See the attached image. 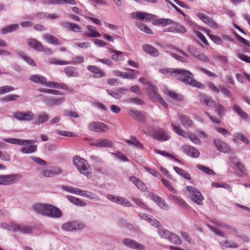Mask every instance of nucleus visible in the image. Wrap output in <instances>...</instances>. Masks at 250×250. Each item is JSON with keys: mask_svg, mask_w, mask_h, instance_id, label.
Wrapping results in <instances>:
<instances>
[{"mask_svg": "<svg viewBox=\"0 0 250 250\" xmlns=\"http://www.w3.org/2000/svg\"><path fill=\"white\" fill-rule=\"evenodd\" d=\"M3 141L11 144L24 146L21 148V151L24 154H31L37 150L36 145H31L37 142L35 140H29L11 138L3 139Z\"/></svg>", "mask_w": 250, "mask_h": 250, "instance_id": "nucleus-1", "label": "nucleus"}, {"mask_svg": "<svg viewBox=\"0 0 250 250\" xmlns=\"http://www.w3.org/2000/svg\"><path fill=\"white\" fill-rule=\"evenodd\" d=\"M177 79L185 84L196 87L200 89H204L205 85L201 83L194 79L193 74L188 70L178 69L177 75Z\"/></svg>", "mask_w": 250, "mask_h": 250, "instance_id": "nucleus-2", "label": "nucleus"}, {"mask_svg": "<svg viewBox=\"0 0 250 250\" xmlns=\"http://www.w3.org/2000/svg\"><path fill=\"white\" fill-rule=\"evenodd\" d=\"M73 164L81 174L86 176L88 178H91L90 167L86 160L76 156L73 159Z\"/></svg>", "mask_w": 250, "mask_h": 250, "instance_id": "nucleus-3", "label": "nucleus"}, {"mask_svg": "<svg viewBox=\"0 0 250 250\" xmlns=\"http://www.w3.org/2000/svg\"><path fill=\"white\" fill-rule=\"evenodd\" d=\"M200 102L207 106L210 107H214L216 111L218 113V115L221 117L226 111L225 107L220 104H216L215 101L208 96L203 94H200L199 95Z\"/></svg>", "mask_w": 250, "mask_h": 250, "instance_id": "nucleus-4", "label": "nucleus"}, {"mask_svg": "<svg viewBox=\"0 0 250 250\" xmlns=\"http://www.w3.org/2000/svg\"><path fill=\"white\" fill-rule=\"evenodd\" d=\"M174 131L179 135L183 136L186 138H189L193 143L197 145H200L201 142L199 138L195 134L186 132L182 129L179 125H176L173 123L171 124Z\"/></svg>", "mask_w": 250, "mask_h": 250, "instance_id": "nucleus-5", "label": "nucleus"}, {"mask_svg": "<svg viewBox=\"0 0 250 250\" xmlns=\"http://www.w3.org/2000/svg\"><path fill=\"white\" fill-rule=\"evenodd\" d=\"M186 188L191 195L192 201L198 205H202V202L204 200V198L201 192L192 186H188Z\"/></svg>", "mask_w": 250, "mask_h": 250, "instance_id": "nucleus-6", "label": "nucleus"}, {"mask_svg": "<svg viewBox=\"0 0 250 250\" xmlns=\"http://www.w3.org/2000/svg\"><path fill=\"white\" fill-rule=\"evenodd\" d=\"M85 225L82 222L74 221L66 222L62 224V229L66 231H73L84 229Z\"/></svg>", "mask_w": 250, "mask_h": 250, "instance_id": "nucleus-7", "label": "nucleus"}, {"mask_svg": "<svg viewBox=\"0 0 250 250\" xmlns=\"http://www.w3.org/2000/svg\"><path fill=\"white\" fill-rule=\"evenodd\" d=\"M9 229L13 231L29 234L32 232L33 228L30 226L24 224L13 223L9 226Z\"/></svg>", "mask_w": 250, "mask_h": 250, "instance_id": "nucleus-8", "label": "nucleus"}, {"mask_svg": "<svg viewBox=\"0 0 250 250\" xmlns=\"http://www.w3.org/2000/svg\"><path fill=\"white\" fill-rule=\"evenodd\" d=\"M88 128L96 132H105L109 129L108 126L100 122H92L88 125Z\"/></svg>", "mask_w": 250, "mask_h": 250, "instance_id": "nucleus-9", "label": "nucleus"}, {"mask_svg": "<svg viewBox=\"0 0 250 250\" xmlns=\"http://www.w3.org/2000/svg\"><path fill=\"white\" fill-rule=\"evenodd\" d=\"M62 216V211L58 208L51 204H48L45 216L53 218H59Z\"/></svg>", "mask_w": 250, "mask_h": 250, "instance_id": "nucleus-10", "label": "nucleus"}, {"mask_svg": "<svg viewBox=\"0 0 250 250\" xmlns=\"http://www.w3.org/2000/svg\"><path fill=\"white\" fill-rule=\"evenodd\" d=\"M62 169L58 167H51L42 170V175L44 177L52 178L62 173Z\"/></svg>", "mask_w": 250, "mask_h": 250, "instance_id": "nucleus-11", "label": "nucleus"}, {"mask_svg": "<svg viewBox=\"0 0 250 250\" xmlns=\"http://www.w3.org/2000/svg\"><path fill=\"white\" fill-rule=\"evenodd\" d=\"M188 51L196 59L204 62H209L208 57L197 49L189 46L188 47Z\"/></svg>", "mask_w": 250, "mask_h": 250, "instance_id": "nucleus-12", "label": "nucleus"}, {"mask_svg": "<svg viewBox=\"0 0 250 250\" xmlns=\"http://www.w3.org/2000/svg\"><path fill=\"white\" fill-rule=\"evenodd\" d=\"M14 117L19 120L30 121L34 118V114L30 111L27 112H17L14 114Z\"/></svg>", "mask_w": 250, "mask_h": 250, "instance_id": "nucleus-13", "label": "nucleus"}, {"mask_svg": "<svg viewBox=\"0 0 250 250\" xmlns=\"http://www.w3.org/2000/svg\"><path fill=\"white\" fill-rule=\"evenodd\" d=\"M213 143L218 151L223 153H228L230 151V148L229 145L220 139H214Z\"/></svg>", "mask_w": 250, "mask_h": 250, "instance_id": "nucleus-14", "label": "nucleus"}, {"mask_svg": "<svg viewBox=\"0 0 250 250\" xmlns=\"http://www.w3.org/2000/svg\"><path fill=\"white\" fill-rule=\"evenodd\" d=\"M123 244L130 248L138 250H144L145 246L142 244L138 243L137 241L128 238L124 239L123 241Z\"/></svg>", "mask_w": 250, "mask_h": 250, "instance_id": "nucleus-15", "label": "nucleus"}, {"mask_svg": "<svg viewBox=\"0 0 250 250\" xmlns=\"http://www.w3.org/2000/svg\"><path fill=\"white\" fill-rule=\"evenodd\" d=\"M128 114L131 118L140 122H144L146 118V113L134 109H130Z\"/></svg>", "mask_w": 250, "mask_h": 250, "instance_id": "nucleus-16", "label": "nucleus"}, {"mask_svg": "<svg viewBox=\"0 0 250 250\" xmlns=\"http://www.w3.org/2000/svg\"><path fill=\"white\" fill-rule=\"evenodd\" d=\"M182 149L185 153L191 157L197 158L200 156L199 151L191 146L184 145L182 146Z\"/></svg>", "mask_w": 250, "mask_h": 250, "instance_id": "nucleus-17", "label": "nucleus"}, {"mask_svg": "<svg viewBox=\"0 0 250 250\" xmlns=\"http://www.w3.org/2000/svg\"><path fill=\"white\" fill-rule=\"evenodd\" d=\"M196 15L201 21L209 26L214 28L218 27L217 23L205 14L198 12L196 13Z\"/></svg>", "mask_w": 250, "mask_h": 250, "instance_id": "nucleus-18", "label": "nucleus"}, {"mask_svg": "<svg viewBox=\"0 0 250 250\" xmlns=\"http://www.w3.org/2000/svg\"><path fill=\"white\" fill-rule=\"evenodd\" d=\"M21 174H13L4 175L5 186L13 185L21 179Z\"/></svg>", "mask_w": 250, "mask_h": 250, "instance_id": "nucleus-19", "label": "nucleus"}, {"mask_svg": "<svg viewBox=\"0 0 250 250\" xmlns=\"http://www.w3.org/2000/svg\"><path fill=\"white\" fill-rule=\"evenodd\" d=\"M178 118L182 125L186 128L191 127L194 125L192 120L186 115L179 114L178 115Z\"/></svg>", "mask_w": 250, "mask_h": 250, "instance_id": "nucleus-20", "label": "nucleus"}, {"mask_svg": "<svg viewBox=\"0 0 250 250\" xmlns=\"http://www.w3.org/2000/svg\"><path fill=\"white\" fill-rule=\"evenodd\" d=\"M113 145V143L111 140L106 139H100L90 143V145L92 146L104 147H111Z\"/></svg>", "mask_w": 250, "mask_h": 250, "instance_id": "nucleus-21", "label": "nucleus"}, {"mask_svg": "<svg viewBox=\"0 0 250 250\" xmlns=\"http://www.w3.org/2000/svg\"><path fill=\"white\" fill-rule=\"evenodd\" d=\"M153 137L156 140L162 142L168 140L170 138L166 131L162 128L157 130L154 133Z\"/></svg>", "mask_w": 250, "mask_h": 250, "instance_id": "nucleus-22", "label": "nucleus"}, {"mask_svg": "<svg viewBox=\"0 0 250 250\" xmlns=\"http://www.w3.org/2000/svg\"><path fill=\"white\" fill-rule=\"evenodd\" d=\"M88 71L95 74V78H100L105 76V72L99 67L95 65H88L87 67Z\"/></svg>", "mask_w": 250, "mask_h": 250, "instance_id": "nucleus-23", "label": "nucleus"}, {"mask_svg": "<svg viewBox=\"0 0 250 250\" xmlns=\"http://www.w3.org/2000/svg\"><path fill=\"white\" fill-rule=\"evenodd\" d=\"M48 204L36 203L33 205V209L36 213L45 216Z\"/></svg>", "mask_w": 250, "mask_h": 250, "instance_id": "nucleus-24", "label": "nucleus"}, {"mask_svg": "<svg viewBox=\"0 0 250 250\" xmlns=\"http://www.w3.org/2000/svg\"><path fill=\"white\" fill-rule=\"evenodd\" d=\"M61 25L69 31L79 33L81 30V27L79 25L75 23L64 22L62 23Z\"/></svg>", "mask_w": 250, "mask_h": 250, "instance_id": "nucleus-25", "label": "nucleus"}, {"mask_svg": "<svg viewBox=\"0 0 250 250\" xmlns=\"http://www.w3.org/2000/svg\"><path fill=\"white\" fill-rule=\"evenodd\" d=\"M49 119L48 114L45 112H42L38 114L34 121V124L36 125L43 124L47 122Z\"/></svg>", "mask_w": 250, "mask_h": 250, "instance_id": "nucleus-26", "label": "nucleus"}, {"mask_svg": "<svg viewBox=\"0 0 250 250\" xmlns=\"http://www.w3.org/2000/svg\"><path fill=\"white\" fill-rule=\"evenodd\" d=\"M129 179L140 190L143 191L146 190V187L139 179L137 178L136 177L131 176L129 177Z\"/></svg>", "mask_w": 250, "mask_h": 250, "instance_id": "nucleus-27", "label": "nucleus"}, {"mask_svg": "<svg viewBox=\"0 0 250 250\" xmlns=\"http://www.w3.org/2000/svg\"><path fill=\"white\" fill-rule=\"evenodd\" d=\"M155 16L151 14L144 12H137L135 13V18L140 20L150 21L154 19Z\"/></svg>", "mask_w": 250, "mask_h": 250, "instance_id": "nucleus-28", "label": "nucleus"}, {"mask_svg": "<svg viewBox=\"0 0 250 250\" xmlns=\"http://www.w3.org/2000/svg\"><path fill=\"white\" fill-rule=\"evenodd\" d=\"M28 44L31 47L38 51H42L44 50L43 46L42 43L36 39H31L29 40Z\"/></svg>", "mask_w": 250, "mask_h": 250, "instance_id": "nucleus-29", "label": "nucleus"}, {"mask_svg": "<svg viewBox=\"0 0 250 250\" xmlns=\"http://www.w3.org/2000/svg\"><path fill=\"white\" fill-rule=\"evenodd\" d=\"M29 80L35 83L44 84L46 86V78L41 75H33L30 76Z\"/></svg>", "mask_w": 250, "mask_h": 250, "instance_id": "nucleus-30", "label": "nucleus"}, {"mask_svg": "<svg viewBox=\"0 0 250 250\" xmlns=\"http://www.w3.org/2000/svg\"><path fill=\"white\" fill-rule=\"evenodd\" d=\"M143 49L146 53L153 57H157L159 54L157 49L149 44L144 45Z\"/></svg>", "mask_w": 250, "mask_h": 250, "instance_id": "nucleus-31", "label": "nucleus"}, {"mask_svg": "<svg viewBox=\"0 0 250 250\" xmlns=\"http://www.w3.org/2000/svg\"><path fill=\"white\" fill-rule=\"evenodd\" d=\"M64 72L69 77H78L79 76L78 68L74 67L67 66L64 68Z\"/></svg>", "mask_w": 250, "mask_h": 250, "instance_id": "nucleus-32", "label": "nucleus"}, {"mask_svg": "<svg viewBox=\"0 0 250 250\" xmlns=\"http://www.w3.org/2000/svg\"><path fill=\"white\" fill-rule=\"evenodd\" d=\"M87 28L90 32H85L84 34V36L91 38L99 37L101 36L100 33L96 30V28L94 26L88 25H87Z\"/></svg>", "mask_w": 250, "mask_h": 250, "instance_id": "nucleus-33", "label": "nucleus"}, {"mask_svg": "<svg viewBox=\"0 0 250 250\" xmlns=\"http://www.w3.org/2000/svg\"><path fill=\"white\" fill-rule=\"evenodd\" d=\"M46 86L54 88L62 89L65 90H68V86L64 83H57L53 82H48L46 83Z\"/></svg>", "mask_w": 250, "mask_h": 250, "instance_id": "nucleus-34", "label": "nucleus"}, {"mask_svg": "<svg viewBox=\"0 0 250 250\" xmlns=\"http://www.w3.org/2000/svg\"><path fill=\"white\" fill-rule=\"evenodd\" d=\"M233 110L243 119L247 121H250V117L243 111L238 105L234 104L233 105Z\"/></svg>", "mask_w": 250, "mask_h": 250, "instance_id": "nucleus-35", "label": "nucleus"}, {"mask_svg": "<svg viewBox=\"0 0 250 250\" xmlns=\"http://www.w3.org/2000/svg\"><path fill=\"white\" fill-rule=\"evenodd\" d=\"M178 69V68H164L159 69V71L164 75H166L167 76H170L176 77Z\"/></svg>", "mask_w": 250, "mask_h": 250, "instance_id": "nucleus-36", "label": "nucleus"}, {"mask_svg": "<svg viewBox=\"0 0 250 250\" xmlns=\"http://www.w3.org/2000/svg\"><path fill=\"white\" fill-rule=\"evenodd\" d=\"M152 88L153 99L155 100L159 101L164 107L167 108V104L165 102L163 99L161 97V96L158 94L157 87L152 86Z\"/></svg>", "mask_w": 250, "mask_h": 250, "instance_id": "nucleus-37", "label": "nucleus"}, {"mask_svg": "<svg viewBox=\"0 0 250 250\" xmlns=\"http://www.w3.org/2000/svg\"><path fill=\"white\" fill-rule=\"evenodd\" d=\"M64 97H52L48 99L47 102L50 105H58L65 101Z\"/></svg>", "mask_w": 250, "mask_h": 250, "instance_id": "nucleus-38", "label": "nucleus"}, {"mask_svg": "<svg viewBox=\"0 0 250 250\" xmlns=\"http://www.w3.org/2000/svg\"><path fill=\"white\" fill-rule=\"evenodd\" d=\"M129 72H125L124 79H127L129 80L134 79L137 78V75L140 74L138 70H136L131 68L127 69Z\"/></svg>", "mask_w": 250, "mask_h": 250, "instance_id": "nucleus-39", "label": "nucleus"}, {"mask_svg": "<svg viewBox=\"0 0 250 250\" xmlns=\"http://www.w3.org/2000/svg\"><path fill=\"white\" fill-rule=\"evenodd\" d=\"M43 38L44 40L48 43L54 45H60V42L59 40L52 35L50 34H45L43 35Z\"/></svg>", "mask_w": 250, "mask_h": 250, "instance_id": "nucleus-40", "label": "nucleus"}, {"mask_svg": "<svg viewBox=\"0 0 250 250\" xmlns=\"http://www.w3.org/2000/svg\"><path fill=\"white\" fill-rule=\"evenodd\" d=\"M67 198L72 203H73L78 206L84 207L86 205V203L84 201L80 200L79 198L74 197L73 196L68 195L67 196Z\"/></svg>", "mask_w": 250, "mask_h": 250, "instance_id": "nucleus-41", "label": "nucleus"}, {"mask_svg": "<svg viewBox=\"0 0 250 250\" xmlns=\"http://www.w3.org/2000/svg\"><path fill=\"white\" fill-rule=\"evenodd\" d=\"M178 51L182 54L184 56H181L178 54H175V53H172L171 54L172 56L176 59L178 61H181L183 62H188V59H187L188 55L187 54L184 52V51L179 50Z\"/></svg>", "mask_w": 250, "mask_h": 250, "instance_id": "nucleus-42", "label": "nucleus"}, {"mask_svg": "<svg viewBox=\"0 0 250 250\" xmlns=\"http://www.w3.org/2000/svg\"><path fill=\"white\" fill-rule=\"evenodd\" d=\"M131 140H126L125 142L129 145L133 146L134 147L143 148V145L139 142L136 138L134 136L131 137Z\"/></svg>", "mask_w": 250, "mask_h": 250, "instance_id": "nucleus-43", "label": "nucleus"}, {"mask_svg": "<svg viewBox=\"0 0 250 250\" xmlns=\"http://www.w3.org/2000/svg\"><path fill=\"white\" fill-rule=\"evenodd\" d=\"M115 203H117L119 205H122L123 206L126 207H130L132 206V204H131V203L127 199H126L125 198L118 196H116Z\"/></svg>", "mask_w": 250, "mask_h": 250, "instance_id": "nucleus-44", "label": "nucleus"}, {"mask_svg": "<svg viewBox=\"0 0 250 250\" xmlns=\"http://www.w3.org/2000/svg\"><path fill=\"white\" fill-rule=\"evenodd\" d=\"M173 169L177 174L181 176L182 177L188 180L191 179L190 174L188 172H186L184 169L179 168L177 167H174Z\"/></svg>", "mask_w": 250, "mask_h": 250, "instance_id": "nucleus-45", "label": "nucleus"}, {"mask_svg": "<svg viewBox=\"0 0 250 250\" xmlns=\"http://www.w3.org/2000/svg\"><path fill=\"white\" fill-rule=\"evenodd\" d=\"M213 223L216 225L222 227L226 229H227L229 230L231 232L236 233L238 232L237 229H236L234 227H233L227 224L223 223L218 222V221H214V222H213Z\"/></svg>", "mask_w": 250, "mask_h": 250, "instance_id": "nucleus-46", "label": "nucleus"}, {"mask_svg": "<svg viewBox=\"0 0 250 250\" xmlns=\"http://www.w3.org/2000/svg\"><path fill=\"white\" fill-rule=\"evenodd\" d=\"M109 51L111 53H114L111 58L112 59L115 61H120L123 60L122 54L123 52L120 51L115 50L112 49H109Z\"/></svg>", "mask_w": 250, "mask_h": 250, "instance_id": "nucleus-47", "label": "nucleus"}, {"mask_svg": "<svg viewBox=\"0 0 250 250\" xmlns=\"http://www.w3.org/2000/svg\"><path fill=\"white\" fill-rule=\"evenodd\" d=\"M19 27L18 24H14L7 26L1 30V33L2 34H6L8 33L12 32L17 30Z\"/></svg>", "mask_w": 250, "mask_h": 250, "instance_id": "nucleus-48", "label": "nucleus"}, {"mask_svg": "<svg viewBox=\"0 0 250 250\" xmlns=\"http://www.w3.org/2000/svg\"><path fill=\"white\" fill-rule=\"evenodd\" d=\"M79 195H81L83 197H87L90 199H95L97 200H99V197L98 196L95 195L94 193L83 190H81L80 194Z\"/></svg>", "mask_w": 250, "mask_h": 250, "instance_id": "nucleus-49", "label": "nucleus"}, {"mask_svg": "<svg viewBox=\"0 0 250 250\" xmlns=\"http://www.w3.org/2000/svg\"><path fill=\"white\" fill-rule=\"evenodd\" d=\"M18 54L21 58L25 61L28 64L32 66L36 65V63L34 61L29 57L27 56L23 52L19 51Z\"/></svg>", "mask_w": 250, "mask_h": 250, "instance_id": "nucleus-50", "label": "nucleus"}, {"mask_svg": "<svg viewBox=\"0 0 250 250\" xmlns=\"http://www.w3.org/2000/svg\"><path fill=\"white\" fill-rule=\"evenodd\" d=\"M172 232L167 230L165 229H160L158 230V233L161 236V237L169 240L171 234Z\"/></svg>", "mask_w": 250, "mask_h": 250, "instance_id": "nucleus-51", "label": "nucleus"}, {"mask_svg": "<svg viewBox=\"0 0 250 250\" xmlns=\"http://www.w3.org/2000/svg\"><path fill=\"white\" fill-rule=\"evenodd\" d=\"M219 243L221 246H225L228 248H237L238 247V246L236 243L229 240L222 241L220 242Z\"/></svg>", "mask_w": 250, "mask_h": 250, "instance_id": "nucleus-52", "label": "nucleus"}, {"mask_svg": "<svg viewBox=\"0 0 250 250\" xmlns=\"http://www.w3.org/2000/svg\"><path fill=\"white\" fill-rule=\"evenodd\" d=\"M168 241L171 243L177 245H180L182 244V240L180 237L173 233H172Z\"/></svg>", "mask_w": 250, "mask_h": 250, "instance_id": "nucleus-53", "label": "nucleus"}, {"mask_svg": "<svg viewBox=\"0 0 250 250\" xmlns=\"http://www.w3.org/2000/svg\"><path fill=\"white\" fill-rule=\"evenodd\" d=\"M167 94L174 100H175L176 101H182V96L178 94L177 93H175L174 91L167 90Z\"/></svg>", "mask_w": 250, "mask_h": 250, "instance_id": "nucleus-54", "label": "nucleus"}, {"mask_svg": "<svg viewBox=\"0 0 250 250\" xmlns=\"http://www.w3.org/2000/svg\"><path fill=\"white\" fill-rule=\"evenodd\" d=\"M173 28L174 33L185 34L187 32L186 28L184 26L180 24L177 23L173 25Z\"/></svg>", "mask_w": 250, "mask_h": 250, "instance_id": "nucleus-55", "label": "nucleus"}, {"mask_svg": "<svg viewBox=\"0 0 250 250\" xmlns=\"http://www.w3.org/2000/svg\"><path fill=\"white\" fill-rule=\"evenodd\" d=\"M20 96L15 94L9 95L7 96L1 98L0 101L4 102H8L10 101H14L17 100V98H19Z\"/></svg>", "mask_w": 250, "mask_h": 250, "instance_id": "nucleus-56", "label": "nucleus"}, {"mask_svg": "<svg viewBox=\"0 0 250 250\" xmlns=\"http://www.w3.org/2000/svg\"><path fill=\"white\" fill-rule=\"evenodd\" d=\"M207 32L208 36L210 39L217 44H221L223 42L222 39L219 37L209 34L210 31L208 30H205Z\"/></svg>", "mask_w": 250, "mask_h": 250, "instance_id": "nucleus-57", "label": "nucleus"}, {"mask_svg": "<svg viewBox=\"0 0 250 250\" xmlns=\"http://www.w3.org/2000/svg\"><path fill=\"white\" fill-rule=\"evenodd\" d=\"M197 167L200 170L202 171L203 172H204L206 174H208L209 175H215V172L212 170H211L210 168L207 167L206 166H202V165H198L197 166Z\"/></svg>", "mask_w": 250, "mask_h": 250, "instance_id": "nucleus-58", "label": "nucleus"}, {"mask_svg": "<svg viewBox=\"0 0 250 250\" xmlns=\"http://www.w3.org/2000/svg\"><path fill=\"white\" fill-rule=\"evenodd\" d=\"M212 187L214 188H223L229 190V191H231V188L230 186L226 183H220L218 182H213L211 184Z\"/></svg>", "mask_w": 250, "mask_h": 250, "instance_id": "nucleus-59", "label": "nucleus"}, {"mask_svg": "<svg viewBox=\"0 0 250 250\" xmlns=\"http://www.w3.org/2000/svg\"><path fill=\"white\" fill-rule=\"evenodd\" d=\"M132 199L134 201V202L137 205H138L139 207H140L142 208H145L146 210H147L148 211H151V209L147 207L145 205V204L144 203H143L142 201L140 199L134 197V198H132Z\"/></svg>", "mask_w": 250, "mask_h": 250, "instance_id": "nucleus-60", "label": "nucleus"}, {"mask_svg": "<svg viewBox=\"0 0 250 250\" xmlns=\"http://www.w3.org/2000/svg\"><path fill=\"white\" fill-rule=\"evenodd\" d=\"M156 23L158 25H167L173 23L172 20L170 19H160L156 21Z\"/></svg>", "mask_w": 250, "mask_h": 250, "instance_id": "nucleus-61", "label": "nucleus"}, {"mask_svg": "<svg viewBox=\"0 0 250 250\" xmlns=\"http://www.w3.org/2000/svg\"><path fill=\"white\" fill-rule=\"evenodd\" d=\"M162 182L163 184L173 193L176 194L177 190L174 188L171 184L166 179H162Z\"/></svg>", "mask_w": 250, "mask_h": 250, "instance_id": "nucleus-62", "label": "nucleus"}, {"mask_svg": "<svg viewBox=\"0 0 250 250\" xmlns=\"http://www.w3.org/2000/svg\"><path fill=\"white\" fill-rule=\"evenodd\" d=\"M208 227L209 228L210 230L213 231L216 235L226 238H228V236L225 233L220 231L219 229L210 225H208Z\"/></svg>", "mask_w": 250, "mask_h": 250, "instance_id": "nucleus-63", "label": "nucleus"}, {"mask_svg": "<svg viewBox=\"0 0 250 250\" xmlns=\"http://www.w3.org/2000/svg\"><path fill=\"white\" fill-rule=\"evenodd\" d=\"M14 88L11 86L6 85L0 87V95L4 94L12 91L14 90Z\"/></svg>", "mask_w": 250, "mask_h": 250, "instance_id": "nucleus-64", "label": "nucleus"}]
</instances>
